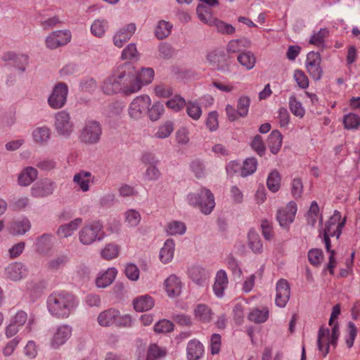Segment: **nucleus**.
Wrapping results in <instances>:
<instances>
[{
    "mask_svg": "<svg viewBox=\"0 0 360 360\" xmlns=\"http://www.w3.org/2000/svg\"><path fill=\"white\" fill-rule=\"evenodd\" d=\"M187 203L198 208L204 214H210L215 207V199L212 191L207 188H201L195 192L186 195Z\"/></svg>",
    "mask_w": 360,
    "mask_h": 360,
    "instance_id": "4",
    "label": "nucleus"
},
{
    "mask_svg": "<svg viewBox=\"0 0 360 360\" xmlns=\"http://www.w3.org/2000/svg\"><path fill=\"white\" fill-rule=\"evenodd\" d=\"M68 87L65 83L56 84L48 98L49 105L55 110L62 108L67 102Z\"/></svg>",
    "mask_w": 360,
    "mask_h": 360,
    "instance_id": "10",
    "label": "nucleus"
},
{
    "mask_svg": "<svg viewBox=\"0 0 360 360\" xmlns=\"http://www.w3.org/2000/svg\"><path fill=\"white\" fill-rule=\"evenodd\" d=\"M174 324L167 319L159 321L154 326V330L158 333H166L173 330Z\"/></svg>",
    "mask_w": 360,
    "mask_h": 360,
    "instance_id": "64",
    "label": "nucleus"
},
{
    "mask_svg": "<svg viewBox=\"0 0 360 360\" xmlns=\"http://www.w3.org/2000/svg\"><path fill=\"white\" fill-rule=\"evenodd\" d=\"M120 246L114 242L106 243L100 251L101 257L105 260H112L118 257Z\"/></svg>",
    "mask_w": 360,
    "mask_h": 360,
    "instance_id": "35",
    "label": "nucleus"
},
{
    "mask_svg": "<svg viewBox=\"0 0 360 360\" xmlns=\"http://www.w3.org/2000/svg\"><path fill=\"white\" fill-rule=\"evenodd\" d=\"M187 115L193 120H198L202 115V108L198 103L193 101H188L186 104Z\"/></svg>",
    "mask_w": 360,
    "mask_h": 360,
    "instance_id": "53",
    "label": "nucleus"
},
{
    "mask_svg": "<svg viewBox=\"0 0 360 360\" xmlns=\"http://www.w3.org/2000/svg\"><path fill=\"white\" fill-rule=\"evenodd\" d=\"M124 222L129 228L139 226L141 220L140 212L135 209H129L124 213Z\"/></svg>",
    "mask_w": 360,
    "mask_h": 360,
    "instance_id": "41",
    "label": "nucleus"
},
{
    "mask_svg": "<svg viewBox=\"0 0 360 360\" xmlns=\"http://www.w3.org/2000/svg\"><path fill=\"white\" fill-rule=\"evenodd\" d=\"M155 304L154 299L149 295H142L133 300V306L136 311L145 312L150 310Z\"/></svg>",
    "mask_w": 360,
    "mask_h": 360,
    "instance_id": "28",
    "label": "nucleus"
},
{
    "mask_svg": "<svg viewBox=\"0 0 360 360\" xmlns=\"http://www.w3.org/2000/svg\"><path fill=\"white\" fill-rule=\"evenodd\" d=\"M55 188V183L52 180L44 179L32 186L31 195L34 198H44L51 195Z\"/></svg>",
    "mask_w": 360,
    "mask_h": 360,
    "instance_id": "19",
    "label": "nucleus"
},
{
    "mask_svg": "<svg viewBox=\"0 0 360 360\" xmlns=\"http://www.w3.org/2000/svg\"><path fill=\"white\" fill-rule=\"evenodd\" d=\"M2 58L20 72H24L28 65V56L25 54L7 52L4 54Z\"/></svg>",
    "mask_w": 360,
    "mask_h": 360,
    "instance_id": "22",
    "label": "nucleus"
},
{
    "mask_svg": "<svg viewBox=\"0 0 360 360\" xmlns=\"http://www.w3.org/2000/svg\"><path fill=\"white\" fill-rule=\"evenodd\" d=\"M172 28V25L169 22L160 20L155 28V36L159 39H165L170 34Z\"/></svg>",
    "mask_w": 360,
    "mask_h": 360,
    "instance_id": "52",
    "label": "nucleus"
},
{
    "mask_svg": "<svg viewBox=\"0 0 360 360\" xmlns=\"http://www.w3.org/2000/svg\"><path fill=\"white\" fill-rule=\"evenodd\" d=\"M129 71V85L132 94L139 92L144 86L150 84L154 79L155 72L151 68H142L135 71L134 66L129 63H124Z\"/></svg>",
    "mask_w": 360,
    "mask_h": 360,
    "instance_id": "5",
    "label": "nucleus"
},
{
    "mask_svg": "<svg viewBox=\"0 0 360 360\" xmlns=\"http://www.w3.org/2000/svg\"><path fill=\"white\" fill-rule=\"evenodd\" d=\"M293 78L300 88L304 89L309 86V79L302 70H295L293 73Z\"/></svg>",
    "mask_w": 360,
    "mask_h": 360,
    "instance_id": "61",
    "label": "nucleus"
},
{
    "mask_svg": "<svg viewBox=\"0 0 360 360\" xmlns=\"http://www.w3.org/2000/svg\"><path fill=\"white\" fill-rule=\"evenodd\" d=\"M283 143V135L277 129L273 130L269 134L267 140L268 147L273 154H277L281 148Z\"/></svg>",
    "mask_w": 360,
    "mask_h": 360,
    "instance_id": "36",
    "label": "nucleus"
},
{
    "mask_svg": "<svg viewBox=\"0 0 360 360\" xmlns=\"http://www.w3.org/2000/svg\"><path fill=\"white\" fill-rule=\"evenodd\" d=\"M257 167V161L254 158H247L241 168V176H247L255 172Z\"/></svg>",
    "mask_w": 360,
    "mask_h": 360,
    "instance_id": "56",
    "label": "nucleus"
},
{
    "mask_svg": "<svg viewBox=\"0 0 360 360\" xmlns=\"http://www.w3.org/2000/svg\"><path fill=\"white\" fill-rule=\"evenodd\" d=\"M49 311L53 315H68L78 306L76 297L67 291H55L47 300Z\"/></svg>",
    "mask_w": 360,
    "mask_h": 360,
    "instance_id": "2",
    "label": "nucleus"
},
{
    "mask_svg": "<svg viewBox=\"0 0 360 360\" xmlns=\"http://www.w3.org/2000/svg\"><path fill=\"white\" fill-rule=\"evenodd\" d=\"M237 60L248 70H252L256 63V57L251 51H245L240 53L237 57Z\"/></svg>",
    "mask_w": 360,
    "mask_h": 360,
    "instance_id": "42",
    "label": "nucleus"
},
{
    "mask_svg": "<svg viewBox=\"0 0 360 360\" xmlns=\"http://www.w3.org/2000/svg\"><path fill=\"white\" fill-rule=\"evenodd\" d=\"M308 259L311 265L319 266L323 259L322 250L320 249L310 250L308 252Z\"/></svg>",
    "mask_w": 360,
    "mask_h": 360,
    "instance_id": "62",
    "label": "nucleus"
},
{
    "mask_svg": "<svg viewBox=\"0 0 360 360\" xmlns=\"http://www.w3.org/2000/svg\"><path fill=\"white\" fill-rule=\"evenodd\" d=\"M196 13L200 20L207 25L210 23V21L214 18L212 15V8L204 4H200L198 6Z\"/></svg>",
    "mask_w": 360,
    "mask_h": 360,
    "instance_id": "47",
    "label": "nucleus"
},
{
    "mask_svg": "<svg viewBox=\"0 0 360 360\" xmlns=\"http://www.w3.org/2000/svg\"><path fill=\"white\" fill-rule=\"evenodd\" d=\"M188 274L198 285H203L210 278L209 271L200 266H191L188 270Z\"/></svg>",
    "mask_w": 360,
    "mask_h": 360,
    "instance_id": "30",
    "label": "nucleus"
},
{
    "mask_svg": "<svg viewBox=\"0 0 360 360\" xmlns=\"http://www.w3.org/2000/svg\"><path fill=\"white\" fill-rule=\"evenodd\" d=\"M248 246L255 254H259L263 251V245L259 236L255 231H250L248 235Z\"/></svg>",
    "mask_w": 360,
    "mask_h": 360,
    "instance_id": "43",
    "label": "nucleus"
},
{
    "mask_svg": "<svg viewBox=\"0 0 360 360\" xmlns=\"http://www.w3.org/2000/svg\"><path fill=\"white\" fill-rule=\"evenodd\" d=\"M151 105V99L146 94L134 98L128 108V113L131 119L138 120L141 119L147 112Z\"/></svg>",
    "mask_w": 360,
    "mask_h": 360,
    "instance_id": "8",
    "label": "nucleus"
},
{
    "mask_svg": "<svg viewBox=\"0 0 360 360\" xmlns=\"http://www.w3.org/2000/svg\"><path fill=\"white\" fill-rule=\"evenodd\" d=\"M54 129L59 136L68 138L71 135L74 131V124L68 112L61 110L55 114Z\"/></svg>",
    "mask_w": 360,
    "mask_h": 360,
    "instance_id": "9",
    "label": "nucleus"
},
{
    "mask_svg": "<svg viewBox=\"0 0 360 360\" xmlns=\"http://www.w3.org/2000/svg\"><path fill=\"white\" fill-rule=\"evenodd\" d=\"M26 316H13L10 324L6 329V335L8 338L14 336L19 330V328L23 326L27 321Z\"/></svg>",
    "mask_w": 360,
    "mask_h": 360,
    "instance_id": "40",
    "label": "nucleus"
},
{
    "mask_svg": "<svg viewBox=\"0 0 360 360\" xmlns=\"http://www.w3.org/2000/svg\"><path fill=\"white\" fill-rule=\"evenodd\" d=\"M83 221L82 218L77 217L70 222L60 226L56 231L59 238H68L72 236Z\"/></svg>",
    "mask_w": 360,
    "mask_h": 360,
    "instance_id": "26",
    "label": "nucleus"
},
{
    "mask_svg": "<svg viewBox=\"0 0 360 360\" xmlns=\"http://www.w3.org/2000/svg\"><path fill=\"white\" fill-rule=\"evenodd\" d=\"M204 354L203 345L197 340L188 342L186 347L187 360H200Z\"/></svg>",
    "mask_w": 360,
    "mask_h": 360,
    "instance_id": "27",
    "label": "nucleus"
},
{
    "mask_svg": "<svg viewBox=\"0 0 360 360\" xmlns=\"http://www.w3.org/2000/svg\"><path fill=\"white\" fill-rule=\"evenodd\" d=\"M131 316H98V321L101 326H110L113 324L117 326L130 325Z\"/></svg>",
    "mask_w": 360,
    "mask_h": 360,
    "instance_id": "33",
    "label": "nucleus"
},
{
    "mask_svg": "<svg viewBox=\"0 0 360 360\" xmlns=\"http://www.w3.org/2000/svg\"><path fill=\"white\" fill-rule=\"evenodd\" d=\"M281 185V176L280 173L274 169L271 171L266 179V186L268 189L272 193H276L279 191Z\"/></svg>",
    "mask_w": 360,
    "mask_h": 360,
    "instance_id": "39",
    "label": "nucleus"
},
{
    "mask_svg": "<svg viewBox=\"0 0 360 360\" xmlns=\"http://www.w3.org/2000/svg\"><path fill=\"white\" fill-rule=\"evenodd\" d=\"M297 206L295 202L290 201L285 207L279 209L277 212L276 219L281 226L288 229L294 221Z\"/></svg>",
    "mask_w": 360,
    "mask_h": 360,
    "instance_id": "14",
    "label": "nucleus"
},
{
    "mask_svg": "<svg viewBox=\"0 0 360 360\" xmlns=\"http://www.w3.org/2000/svg\"><path fill=\"white\" fill-rule=\"evenodd\" d=\"M167 354L165 348L159 347L157 344H150L147 350L146 360H158Z\"/></svg>",
    "mask_w": 360,
    "mask_h": 360,
    "instance_id": "45",
    "label": "nucleus"
},
{
    "mask_svg": "<svg viewBox=\"0 0 360 360\" xmlns=\"http://www.w3.org/2000/svg\"><path fill=\"white\" fill-rule=\"evenodd\" d=\"M183 283L176 274H171L164 281V288L169 297H176L180 295Z\"/></svg>",
    "mask_w": 360,
    "mask_h": 360,
    "instance_id": "21",
    "label": "nucleus"
},
{
    "mask_svg": "<svg viewBox=\"0 0 360 360\" xmlns=\"http://www.w3.org/2000/svg\"><path fill=\"white\" fill-rule=\"evenodd\" d=\"M186 104L184 98L179 95H174L167 100L166 107L174 112H179L183 109Z\"/></svg>",
    "mask_w": 360,
    "mask_h": 360,
    "instance_id": "48",
    "label": "nucleus"
},
{
    "mask_svg": "<svg viewBox=\"0 0 360 360\" xmlns=\"http://www.w3.org/2000/svg\"><path fill=\"white\" fill-rule=\"evenodd\" d=\"M175 243L172 238L167 239L159 252V259L165 264L170 263L174 255Z\"/></svg>",
    "mask_w": 360,
    "mask_h": 360,
    "instance_id": "24",
    "label": "nucleus"
},
{
    "mask_svg": "<svg viewBox=\"0 0 360 360\" xmlns=\"http://www.w3.org/2000/svg\"><path fill=\"white\" fill-rule=\"evenodd\" d=\"M290 297V285L289 282L284 279H279L276 284L275 303L276 306L283 308L285 307Z\"/></svg>",
    "mask_w": 360,
    "mask_h": 360,
    "instance_id": "16",
    "label": "nucleus"
},
{
    "mask_svg": "<svg viewBox=\"0 0 360 360\" xmlns=\"http://www.w3.org/2000/svg\"><path fill=\"white\" fill-rule=\"evenodd\" d=\"M103 224L99 221L86 223L77 233L78 240L83 245H91L96 241H101L106 237Z\"/></svg>",
    "mask_w": 360,
    "mask_h": 360,
    "instance_id": "6",
    "label": "nucleus"
},
{
    "mask_svg": "<svg viewBox=\"0 0 360 360\" xmlns=\"http://www.w3.org/2000/svg\"><path fill=\"white\" fill-rule=\"evenodd\" d=\"M228 285V277L226 273L224 270L217 271L215 281L213 285V291L217 297H221L224 296V290Z\"/></svg>",
    "mask_w": 360,
    "mask_h": 360,
    "instance_id": "31",
    "label": "nucleus"
},
{
    "mask_svg": "<svg viewBox=\"0 0 360 360\" xmlns=\"http://www.w3.org/2000/svg\"><path fill=\"white\" fill-rule=\"evenodd\" d=\"M174 130L173 123L168 121L161 124L155 134L158 139H165L169 137Z\"/></svg>",
    "mask_w": 360,
    "mask_h": 360,
    "instance_id": "59",
    "label": "nucleus"
},
{
    "mask_svg": "<svg viewBox=\"0 0 360 360\" xmlns=\"http://www.w3.org/2000/svg\"><path fill=\"white\" fill-rule=\"evenodd\" d=\"M249 46L250 41L246 39H233L227 44L226 51L229 53H236Z\"/></svg>",
    "mask_w": 360,
    "mask_h": 360,
    "instance_id": "46",
    "label": "nucleus"
},
{
    "mask_svg": "<svg viewBox=\"0 0 360 360\" xmlns=\"http://www.w3.org/2000/svg\"><path fill=\"white\" fill-rule=\"evenodd\" d=\"M338 316H330L329 325L331 326V335L329 329L321 326L318 333L317 345L321 356L325 357L329 352L330 345L333 347L337 345L339 337Z\"/></svg>",
    "mask_w": 360,
    "mask_h": 360,
    "instance_id": "3",
    "label": "nucleus"
},
{
    "mask_svg": "<svg viewBox=\"0 0 360 360\" xmlns=\"http://www.w3.org/2000/svg\"><path fill=\"white\" fill-rule=\"evenodd\" d=\"M51 131L47 126H39L33 129L32 137L33 141L37 145H45L51 139Z\"/></svg>",
    "mask_w": 360,
    "mask_h": 360,
    "instance_id": "25",
    "label": "nucleus"
},
{
    "mask_svg": "<svg viewBox=\"0 0 360 360\" xmlns=\"http://www.w3.org/2000/svg\"><path fill=\"white\" fill-rule=\"evenodd\" d=\"M31 228V223L27 218L13 221L8 227L9 232L15 236L24 235Z\"/></svg>",
    "mask_w": 360,
    "mask_h": 360,
    "instance_id": "32",
    "label": "nucleus"
},
{
    "mask_svg": "<svg viewBox=\"0 0 360 360\" xmlns=\"http://www.w3.org/2000/svg\"><path fill=\"white\" fill-rule=\"evenodd\" d=\"M139 53L138 52L136 45L134 43L129 44L122 51L121 58L122 60H129L137 61L139 59Z\"/></svg>",
    "mask_w": 360,
    "mask_h": 360,
    "instance_id": "50",
    "label": "nucleus"
},
{
    "mask_svg": "<svg viewBox=\"0 0 360 360\" xmlns=\"http://www.w3.org/2000/svg\"><path fill=\"white\" fill-rule=\"evenodd\" d=\"M94 176L90 172L82 170L76 173L72 179L75 188L86 193L90 190L91 184L94 183Z\"/></svg>",
    "mask_w": 360,
    "mask_h": 360,
    "instance_id": "20",
    "label": "nucleus"
},
{
    "mask_svg": "<svg viewBox=\"0 0 360 360\" xmlns=\"http://www.w3.org/2000/svg\"><path fill=\"white\" fill-rule=\"evenodd\" d=\"M207 62L214 68L225 71L229 68L227 56L221 49H216L209 51L206 55Z\"/></svg>",
    "mask_w": 360,
    "mask_h": 360,
    "instance_id": "17",
    "label": "nucleus"
},
{
    "mask_svg": "<svg viewBox=\"0 0 360 360\" xmlns=\"http://www.w3.org/2000/svg\"><path fill=\"white\" fill-rule=\"evenodd\" d=\"M329 34V31L326 28H321L320 30L314 33L309 40L311 44L315 45L317 47L324 46V39Z\"/></svg>",
    "mask_w": 360,
    "mask_h": 360,
    "instance_id": "55",
    "label": "nucleus"
},
{
    "mask_svg": "<svg viewBox=\"0 0 360 360\" xmlns=\"http://www.w3.org/2000/svg\"><path fill=\"white\" fill-rule=\"evenodd\" d=\"M307 223L312 226L316 224L318 220L320 223L322 222V217L319 213V207L316 201H313L311 203L309 210L307 214Z\"/></svg>",
    "mask_w": 360,
    "mask_h": 360,
    "instance_id": "44",
    "label": "nucleus"
},
{
    "mask_svg": "<svg viewBox=\"0 0 360 360\" xmlns=\"http://www.w3.org/2000/svg\"><path fill=\"white\" fill-rule=\"evenodd\" d=\"M72 39L69 30H60L52 32L45 39L46 46L50 49H56L68 44Z\"/></svg>",
    "mask_w": 360,
    "mask_h": 360,
    "instance_id": "13",
    "label": "nucleus"
},
{
    "mask_svg": "<svg viewBox=\"0 0 360 360\" xmlns=\"http://www.w3.org/2000/svg\"><path fill=\"white\" fill-rule=\"evenodd\" d=\"M5 276L13 281H19L28 275L27 266L22 262H15L9 264L4 269Z\"/></svg>",
    "mask_w": 360,
    "mask_h": 360,
    "instance_id": "18",
    "label": "nucleus"
},
{
    "mask_svg": "<svg viewBox=\"0 0 360 360\" xmlns=\"http://www.w3.org/2000/svg\"><path fill=\"white\" fill-rule=\"evenodd\" d=\"M101 134V124L96 121L89 120L85 123L81 131L80 139L86 143H96L99 141Z\"/></svg>",
    "mask_w": 360,
    "mask_h": 360,
    "instance_id": "11",
    "label": "nucleus"
},
{
    "mask_svg": "<svg viewBox=\"0 0 360 360\" xmlns=\"http://www.w3.org/2000/svg\"><path fill=\"white\" fill-rule=\"evenodd\" d=\"M209 26L214 27L219 32L222 34H232L235 32V28L230 24L214 18L209 22Z\"/></svg>",
    "mask_w": 360,
    "mask_h": 360,
    "instance_id": "49",
    "label": "nucleus"
},
{
    "mask_svg": "<svg viewBox=\"0 0 360 360\" xmlns=\"http://www.w3.org/2000/svg\"><path fill=\"white\" fill-rule=\"evenodd\" d=\"M321 57L319 53L311 51L307 53L305 61V68L311 78L319 81L323 75V70L321 66Z\"/></svg>",
    "mask_w": 360,
    "mask_h": 360,
    "instance_id": "12",
    "label": "nucleus"
},
{
    "mask_svg": "<svg viewBox=\"0 0 360 360\" xmlns=\"http://www.w3.org/2000/svg\"><path fill=\"white\" fill-rule=\"evenodd\" d=\"M38 176V171L32 167L24 168L18 176V184L20 186H28L34 182Z\"/></svg>",
    "mask_w": 360,
    "mask_h": 360,
    "instance_id": "29",
    "label": "nucleus"
},
{
    "mask_svg": "<svg viewBox=\"0 0 360 360\" xmlns=\"http://www.w3.org/2000/svg\"><path fill=\"white\" fill-rule=\"evenodd\" d=\"M71 328L68 326L59 327L52 338L51 346L58 348L63 345L71 336Z\"/></svg>",
    "mask_w": 360,
    "mask_h": 360,
    "instance_id": "34",
    "label": "nucleus"
},
{
    "mask_svg": "<svg viewBox=\"0 0 360 360\" xmlns=\"http://www.w3.org/2000/svg\"><path fill=\"white\" fill-rule=\"evenodd\" d=\"M136 30L134 23H129L120 27L112 37L113 44L117 48H122L134 35Z\"/></svg>",
    "mask_w": 360,
    "mask_h": 360,
    "instance_id": "15",
    "label": "nucleus"
},
{
    "mask_svg": "<svg viewBox=\"0 0 360 360\" xmlns=\"http://www.w3.org/2000/svg\"><path fill=\"white\" fill-rule=\"evenodd\" d=\"M165 231L167 235L182 236L186 231V226L183 221L174 220L167 224Z\"/></svg>",
    "mask_w": 360,
    "mask_h": 360,
    "instance_id": "38",
    "label": "nucleus"
},
{
    "mask_svg": "<svg viewBox=\"0 0 360 360\" xmlns=\"http://www.w3.org/2000/svg\"><path fill=\"white\" fill-rule=\"evenodd\" d=\"M118 271L115 267H109L106 270L101 271L96 278V285L100 288H105L115 281Z\"/></svg>",
    "mask_w": 360,
    "mask_h": 360,
    "instance_id": "23",
    "label": "nucleus"
},
{
    "mask_svg": "<svg viewBox=\"0 0 360 360\" xmlns=\"http://www.w3.org/2000/svg\"><path fill=\"white\" fill-rule=\"evenodd\" d=\"M53 236L49 233H44L38 237L34 243L35 248L39 252H43L48 248L51 243Z\"/></svg>",
    "mask_w": 360,
    "mask_h": 360,
    "instance_id": "58",
    "label": "nucleus"
},
{
    "mask_svg": "<svg viewBox=\"0 0 360 360\" xmlns=\"http://www.w3.org/2000/svg\"><path fill=\"white\" fill-rule=\"evenodd\" d=\"M125 64L120 65L114 69L105 77L101 84V89L106 95L122 94L124 96L131 95V90L129 82V71Z\"/></svg>",
    "mask_w": 360,
    "mask_h": 360,
    "instance_id": "1",
    "label": "nucleus"
},
{
    "mask_svg": "<svg viewBox=\"0 0 360 360\" xmlns=\"http://www.w3.org/2000/svg\"><path fill=\"white\" fill-rule=\"evenodd\" d=\"M344 127L347 129H356L360 126V117L354 113H349L344 117Z\"/></svg>",
    "mask_w": 360,
    "mask_h": 360,
    "instance_id": "57",
    "label": "nucleus"
},
{
    "mask_svg": "<svg viewBox=\"0 0 360 360\" xmlns=\"http://www.w3.org/2000/svg\"><path fill=\"white\" fill-rule=\"evenodd\" d=\"M124 274L129 280L131 281H137L139 278L140 271L136 264L129 263L125 266Z\"/></svg>",
    "mask_w": 360,
    "mask_h": 360,
    "instance_id": "60",
    "label": "nucleus"
},
{
    "mask_svg": "<svg viewBox=\"0 0 360 360\" xmlns=\"http://www.w3.org/2000/svg\"><path fill=\"white\" fill-rule=\"evenodd\" d=\"M289 108L291 112L296 117L302 118L305 115V109L295 96L289 98Z\"/></svg>",
    "mask_w": 360,
    "mask_h": 360,
    "instance_id": "51",
    "label": "nucleus"
},
{
    "mask_svg": "<svg viewBox=\"0 0 360 360\" xmlns=\"http://www.w3.org/2000/svg\"><path fill=\"white\" fill-rule=\"evenodd\" d=\"M164 111L165 108L163 104L160 102H155L150 108H148L147 113L151 121H156L160 118Z\"/></svg>",
    "mask_w": 360,
    "mask_h": 360,
    "instance_id": "54",
    "label": "nucleus"
},
{
    "mask_svg": "<svg viewBox=\"0 0 360 360\" xmlns=\"http://www.w3.org/2000/svg\"><path fill=\"white\" fill-rule=\"evenodd\" d=\"M108 27V22L106 20L102 18H98L93 21L90 32L92 35L96 37H103Z\"/></svg>",
    "mask_w": 360,
    "mask_h": 360,
    "instance_id": "37",
    "label": "nucleus"
},
{
    "mask_svg": "<svg viewBox=\"0 0 360 360\" xmlns=\"http://www.w3.org/2000/svg\"><path fill=\"white\" fill-rule=\"evenodd\" d=\"M154 93L159 98H169L172 95V88L165 84H159L155 86Z\"/></svg>",
    "mask_w": 360,
    "mask_h": 360,
    "instance_id": "63",
    "label": "nucleus"
},
{
    "mask_svg": "<svg viewBox=\"0 0 360 360\" xmlns=\"http://www.w3.org/2000/svg\"><path fill=\"white\" fill-rule=\"evenodd\" d=\"M345 219H342L340 212L335 210L329 220L326 222L325 229L323 231V242L327 251H330V237L338 238L342 233V229L345 226Z\"/></svg>",
    "mask_w": 360,
    "mask_h": 360,
    "instance_id": "7",
    "label": "nucleus"
}]
</instances>
